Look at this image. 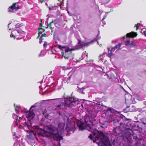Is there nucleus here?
Masks as SVG:
<instances>
[{"mask_svg": "<svg viewBox=\"0 0 146 146\" xmlns=\"http://www.w3.org/2000/svg\"><path fill=\"white\" fill-rule=\"evenodd\" d=\"M19 119L21 118V117H19Z\"/></svg>", "mask_w": 146, "mask_h": 146, "instance_id": "43", "label": "nucleus"}, {"mask_svg": "<svg viewBox=\"0 0 146 146\" xmlns=\"http://www.w3.org/2000/svg\"><path fill=\"white\" fill-rule=\"evenodd\" d=\"M34 107L35 106H32L29 111L26 113V117L29 120H31L35 116V114L33 111V110L31 109L32 108Z\"/></svg>", "mask_w": 146, "mask_h": 146, "instance_id": "7", "label": "nucleus"}, {"mask_svg": "<svg viewBox=\"0 0 146 146\" xmlns=\"http://www.w3.org/2000/svg\"><path fill=\"white\" fill-rule=\"evenodd\" d=\"M40 2L41 3H42L43 2H44L45 1L44 0H40Z\"/></svg>", "mask_w": 146, "mask_h": 146, "instance_id": "29", "label": "nucleus"}, {"mask_svg": "<svg viewBox=\"0 0 146 146\" xmlns=\"http://www.w3.org/2000/svg\"><path fill=\"white\" fill-rule=\"evenodd\" d=\"M52 71H51V72H50V74H51V73H52Z\"/></svg>", "mask_w": 146, "mask_h": 146, "instance_id": "46", "label": "nucleus"}, {"mask_svg": "<svg viewBox=\"0 0 146 146\" xmlns=\"http://www.w3.org/2000/svg\"><path fill=\"white\" fill-rule=\"evenodd\" d=\"M69 119V118L68 117V118L67 120H68Z\"/></svg>", "mask_w": 146, "mask_h": 146, "instance_id": "47", "label": "nucleus"}, {"mask_svg": "<svg viewBox=\"0 0 146 146\" xmlns=\"http://www.w3.org/2000/svg\"><path fill=\"white\" fill-rule=\"evenodd\" d=\"M53 21H52L51 22H50L49 24H48V27H49L50 29L52 30V27H51L52 23H53Z\"/></svg>", "mask_w": 146, "mask_h": 146, "instance_id": "19", "label": "nucleus"}, {"mask_svg": "<svg viewBox=\"0 0 146 146\" xmlns=\"http://www.w3.org/2000/svg\"><path fill=\"white\" fill-rule=\"evenodd\" d=\"M14 116L15 117H17V119L18 116L17 115H16L14 114Z\"/></svg>", "mask_w": 146, "mask_h": 146, "instance_id": "31", "label": "nucleus"}, {"mask_svg": "<svg viewBox=\"0 0 146 146\" xmlns=\"http://www.w3.org/2000/svg\"><path fill=\"white\" fill-rule=\"evenodd\" d=\"M113 132L115 135L119 134L120 133V128L119 127H116L113 129Z\"/></svg>", "mask_w": 146, "mask_h": 146, "instance_id": "11", "label": "nucleus"}, {"mask_svg": "<svg viewBox=\"0 0 146 146\" xmlns=\"http://www.w3.org/2000/svg\"><path fill=\"white\" fill-rule=\"evenodd\" d=\"M123 38H125V37H123Z\"/></svg>", "mask_w": 146, "mask_h": 146, "instance_id": "45", "label": "nucleus"}, {"mask_svg": "<svg viewBox=\"0 0 146 146\" xmlns=\"http://www.w3.org/2000/svg\"><path fill=\"white\" fill-rule=\"evenodd\" d=\"M100 38V37H99V35L98 34L97 35V36L96 38V41H97L98 39H99Z\"/></svg>", "mask_w": 146, "mask_h": 146, "instance_id": "24", "label": "nucleus"}, {"mask_svg": "<svg viewBox=\"0 0 146 146\" xmlns=\"http://www.w3.org/2000/svg\"><path fill=\"white\" fill-rule=\"evenodd\" d=\"M102 125V127H103V125Z\"/></svg>", "mask_w": 146, "mask_h": 146, "instance_id": "44", "label": "nucleus"}, {"mask_svg": "<svg viewBox=\"0 0 146 146\" xmlns=\"http://www.w3.org/2000/svg\"><path fill=\"white\" fill-rule=\"evenodd\" d=\"M93 42V41L88 42H81L80 40H78V42L77 44L78 45L76 46L77 48L76 49L77 50H78L80 48H82L83 47H86L88 46L90 44L92 43Z\"/></svg>", "mask_w": 146, "mask_h": 146, "instance_id": "6", "label": "nucleus"}, {"mask_svg": "<svg viewBox=\"0 0 146 146\" xmlns=\"http://www.w3.org/2000/svg\"><path fill=\"white\" fill-rule=\"evenodd\" d=\"M118 46V45H116L114 47V48L117 49V48H119Z\"/></svg>", "mask_w": 146, "mask_h": 146, "instance_id": "27", "label": "nucleus"}, {"mask_svg": "<svg viewBox=\"0 0 146 146\" xmlns=\"http://www.w3.org/2000/svg\"><path fill=\"white\" fill-rule=\"evenodd\" d=\"M137 35V34L136 32L132 31L131 32L127 33L126 35V37L130 38H133L136 37Z\"/></svg>", "mask_w": 146, "mask_h": 146, "instance_id": "10", "label": "nucleus"}, {"mask_svg": "<svg viewBox=\"0 0 146 146\" xmlns=\"http://www.w3.org/2000/svg\"><path fill=\"white\" fill-rule=\"evenodd\" d=\"M47 130L54 140L59 141L63 139L62 137L59 134L58 129L56 127L50 126L48 127Z\"/></svg>", "mask_w": 146, "mask_h": 146, "instance_id": "1", "label": "nucleus"}, {"mask_svg": "<svg viewBox=\"0 0 146 146\" xmlns=\"http://www.w3.org/2000/svg\"><path fill=\"white\" fill-rule=\"evenodd\" d=\"M96 115L95 114H93L92 115H91L90 116V117H91L92 118L95 117H96Z\"/></svg>", "mask_w": 146, "mask_h": 146, "instance_id": "22", "label": "nucleus"}, {"mask_svg": "<svg viewBox=\"0 0 146 146\" xmlns=\"http://www.w3.org/2000/svg\"><path fill=\"white\" fill-rule=\"evenodd\" d=\"M87 62L90 61V60H88V59H87V60H86Z\"/></svg>", "mask_w": 146, "mask_h": 146, "instance_id": "33", "label": "nucleus"}, {"mask_svg": "<svg viewBox=\"0 0 146 146\" xmlns=\"http://www.w3.org/2000/svg\"><path fill=\"white\" fill-rule=\"evenodd\" d=\"M40 23H42V19H40Z\"/></svg>", "mask_w": 146, "mask_h": 146, "instance_id": "41", "label": "nucleus"}, {"mask_svg": "<svg viewBox=\"0 0 146 146\" xmlns=\"http://www.w3.org/2000/svg\"><path fill=\"white\" fill-rule=\"evenodd\" d=\"M72 131H74V129H72Z\"/></svg>", "mask_w": 146, "mask_h": 146, "instance_id": "36", "label": "nucleus"}, {"mask_svg": "<svg viewBox=\"0 0 146 146\" xmlns=\"http://www.w3.org/2000/svg\"><path fill=\"white\" fill-rule=\"evenodd\" d=\"M143 33L145 36H146V31H144Z\"/></svg>", "mask_w": 146, "mask_h": 146, "instance_id": "30", "label": "nucleus"}, {"mask_svg": "<svg viewBox=\"0 0 146 146\" xmlns=\"http://www.w3.org/2000/svg\"><path fill=\"white\" fill-rule=\"evenodd\" d=\"M78 103V100H75L74 98H70L65 100L64 104L62 102L60 103L56 106V107L59 108L64 105L66 107H70L71 105L74 106L75 105L74 104H77Z\"/></svg>", "mask_w": 146, "mask_h": 146, "instance_id": "3", "label": "nucleus"}, {"mask_svg": "<svg viewBox=\"0 0 146 146\" xmlns=\"http://www.w3.org/2000/svg\"><path fill=\"white\" fill-rule=\"evenodd\" d=\"M58 7V6H52L51 7L52 10H56L57 8Z\"/></svg>", "mask_w": 146, "mask_h": 146, "instance_id": "20", "label": "nucleus"}, {"mask_svg": "<svg viewBox=\"0 0 146 146\" xmlns=\"http://www.w3.org/2000/svg\"><path fill=\"white\" fill-rule=\"evenodd\" d=\"M102 56V55H100L99 56V57H100L101 56Z\"/></svg>", "mask_w": 146, "mask_h": 146, "instance_id": "37", "label": "nucleus"}, {"mask_svg": "<svg viewBox=\"0 0 146 146\" xmlns=\"http://www.w3.org/2000/svg\"><path fill=\"white\" fill-rule=\"evenodd\" d=\"M45 28L46 29H47L48 28V26L47 27H45Z\"/></svg>", "mask_w": 146, "mask_h": 146, "instance_id": "40", "label": "nucleus"}, {"mask_svg": "<svg viewBox=\"0 0 146 146\" xmlns=\"http://www.w3.org/2000/svg\"><path fill=\"white\" fill-rule=\"evenodd\" d=\"M77 125L79 127V129L81 130H83L85 129H87L88 131H90L91 130L92 125L89 124L88 122L86 121L85 123L79 121L77 122Z\"/></svg>", "mask_w": 146, "mask_h": 146, "instance_id": "5", "label": "nucleus"}, {"mask_svg": "<svg viewBox=\"0 0 146 146\" xmlns=\"http://www.w3.org/2000/svg\"><path fill=\"white\" fill-rule=\"evenodd\" d=\"M40 24L41 25V26L42 27H43V26H42V23H40Z\"/></svg>", "mask_w": 146, "mask_h": 146, "instance_id": "32", "label": "nucleus"}, {"mask_svg": "<svg viewBox=\"0 0 146 146\" xmlns=\"http://www.w3.org/2000/svg\"><path fill=\"white\" fill-rule=\"evenodd\" d=\"M13 34H11L10 35L11 37H13Z\"/></svg>", "mask_w": 146, "mask_h": 146, "instance_id": "34", "label": "nucleus"}, {"mask_svg": "<svg viewBox=\"0 0 146 146\" xmlns=\"http://www.w3.org/2000/svg\"><path fill=\"white\" fill-rule=\"evenodd\" d=\"M135 46V43L133 41L131 42L130 43V46L131 47H133Z\"/></svg>", "mask_w": 146, "mask_h": 146, "instance_id": "21", "label": "nucleus"}, {"mask_svg": "<svg viewBox=\"0 0 146 146\" xmlns=\"http://www.w3.org/2000/svg\"><path fill=\"white\" fill-rule=\"evenodd\" d=\"M130 107L129 106H127L126 107V108H129Z\"/></svg>", "mask_w": 146, "mask_h": 146, "instance_id": "39", "label": "nucleus"}, {"mask_svg": "<svg viewBox=\"0 0 146 146\" xmlns=\"http://www.w3.org/2000/svg\"><path fill=\"white\" fill-rule=\"evenodd\" d=\"M46 5L47 6V7L48 8L49 10L50 11V10H52L51 7L48 6V5L46 3Z\"/></svg>", "mask_w": 146, "mask_h": 146, "instance_id": "23", "label": "nucleus"}, {"mask_svg": "<svg viewBox=\"0 0 146 146\" xmlns=\"http://www.w3.org/2000/svg\"><path fill=\"white\" fill-rule=\"evenodd\" d=\"M78 88L80 90V92L82 94H84L86 93V89L84 88H80L79 87H78Z\"/></svg>", "mask_w": 146, "mask_h": 146, "instance_id": "15", "label": "nucleus"}, {"mask_svg": "<svg viewBox=\"0 0 146 146\" xmlns=\"http://www.w3.org/2000/svg\"><path fill=\"white\" fill-rule=\"evenodd\" d=\"M88 56V53H87V54L86 55V56L87 57V56Z\"/></svg>", "mask_w": 146, "mask_h": 146, "instance_id": "42", "label": "nucleus"}, {"mask_svg": "<svg viewBox=\"0 0 146 146\" xmlns=\"http://www.w3.org/2000/svg\"><path fill=\"white\" fill-rule=\"evenodd\" d=\"M109 110H110V108H109V109H108Z\"/></svg>", "mask_w": 146, "mask_h": 146, "instance_id": "48", "label": "nucleus"}, {"mask_svg": "<svg viewBox=\"0 0 146 146\" xmlns=\"http://www.w3.org/2000/svg\"><path fill=\"white\" fill-rule=\"evenodd\" d=\"M121 43H119L118 44V47L119 48H120L121 46Z\"/></svg>", "mask_w": 146, "mask_h": 146, "instance_id": "28", "label": "nucleus"}, {"mask_svg": "<svg viewBox=\"0 0 146 146\" xmlns=\"http://www.w3.org/2000/svg\"><path fill=\"white\" fill-rule=\"evenodd\" d=\"M137 25H140V23H137Z\"/></svg>", "mask_w": 146, "mask_h": 146, "instance_id": "38", "label": "nucleus"}, {"mask_svg": "<svg viewBox=\"0 0 146 146\" xmlns=\"http://www.w3.org/2000/svg\"><path fill=\"white\" fill-rule=\"evenodd\" d=\"M44 42V44L43 45V46L44 47H45L46 46L47 43L46 42Z\"/></svg>", "mask_w": 146, "mask_h": 146, "instance_id": "25", "label": "nucleus"}, {"mask_svg": "<svg viewBox=\"0 0 146 146\" xmlns=\"http://www.w3.org/2000/svg\"><path fill=\"white\" fill-rule=\"evenodd\" d=\"M135 26L136 27V30H137L139 27L138 25H135Z\"/></svg>", "mask_w": 146, "mask_h": 146, "instance_id": "26", "label": "nucleus"}, {"mask_svg": "<svg viewBox=\"0 0 146 146\" xmlns=\"http://www.w3.org/2000/svg\"><path fill=\"white\" fill-rule=\"evenodd\" d=\"M38 37L37 38H38L40 37V35L43 32H44L45 30L44 29H43L42 28L39 27L38 28Z\"/></svg>", "mask_w": 146, "mask_h": 146, "instance_id": "13", "label": "nucleus"}, {"mask_svg": "<svg viewBox=\"0 0 146 146\" xmlns=\"http://www.w3.org/2000/svg\"><path fill=\"white\" fill-rule=\"evenodd\" d=\"M125 45L126 46H128V45H130L131 42L129 41V40H127V41H125Z\"/></svg>", "mask_w": 146, "mask_h": 146, "instance_id": "18", "label": "nucleus"}, {"mask_svg": "<svg viewBox=\"0 0 146 146\" xmlns=\"http://www.w3.org/2000/svg\"><path fill=\"white\" fill-rule=\"evenodd\" d=\"M24 124V125L25 127H27L29 129L31 128V125H29V124L27 123L26 121L25 122Z\"/></svg>", "mask_w": 146, "mask_h": 146, "instance_id": "16", "label": "nucleus"}, {"mask_svg": "<svg viewBox=\"0 0 146 146\" xmlns=\"http://www.w3.org/2000/svg\"><path fill=\"white\" fill-rule=\"evenodd\" d=\"M93 134V136L92 134L90 133L88 136V138L92 140L94 143L96 142V140L102 139L105 136V135L102 131L97 129H95Z\"/></svg>", "mask_w": 146, "mask_h": 146, "instance_id": "2", "label": "nucleus"}, {"mask_svg": "<svg viewBox=\"0 0 146 146\" xmlns=\"http://www.w3.org/2000/svg\"><path fill=\"white\" fill-rule=\"evenodd\" d=\"M58 48L62 50L61 54L62 56L66 59H68L71 53H67L68 51H71L74 50V49L69 48L67 46H62L60 45L58 46Z\"/></svg>", "mask_w": 146, "mask_h": 146, "instance_id": "4", "label": "nucleus"}, {"mask_svg": "<svg viewBox=\"0 0 146 146\" xmlns=\"http://www.w3.org/2000/svg\"><path fill=\"white\" fill-rule=\"evenodd\" d=\"M46 34L45 33H44V34L42 35L40 37V41L39 43L41 44L42 42H44L43 40L44 39V38H43V37H44L45 38L46 37Z\"/></svg>", "mask_w": 146, "mask_h": 146, "instance_id": "14", "label": "nucleus"}, {"mask_svg": "<svg viewBox=\"0 0 146 146\" xmlns=\"http://www.w3.org/2000/svg\"><path fill=\"white\" fill-rule=\"evenodd\" d=\"M19 9V6L17 5V3H14L9 7L8 12H11L14 10H18Z\"/></svg>", "mask_w": 146, "mask_h": 146, "instance_id": "8", "label": "nucleus"}, {"mask_svg": "<svg viewBox=\"0 0 146 146\" xmlns=\"http://www.w3.org/2000/svg\"><path fill=\"white\" fill-rule=\"evenodd\" d=\"M65 123H60L58 124V129L61 133H62L64 132V129L65 126Z\"/></svg>", "mask_w": 146, "mask_h": 146, "instance_id": "9", "label": "nucleus"}, {"mask_svg": "<svg viewBox=\"0 0 146 146\" xmlns=\"http://www.w3.org/2000/svg\"><path fill=\"white\" fill-rule=\"evenodd\" d=\"M104 144L106 146H112L108 137L106 138L105 141L104 142Z\"/></svg>", "mask_w": 146, "mask_h": 146, "instance_id": "12", "label": "nucleus"}, {"mask_svg": "<svg viewBox=\"0 0 146 146\" xmlns=\"http://www.w3.org/2000/svg\"><path fill=\"white\" fill-rule=\"evenodd\" d=\"M131 132H129V135H131Z\"/></svg>", "mask_w": 146, "mask_h": 146, "instance_id": "35", "label": "nucleus"}, {"mask_svg": "<svg viewBox=\"0 0 146 146\" xmlns=\"http://www.w3.org/2000/svg\"><path fill=\"white\" fill-rule=\"evenodd\" d=\"M27 137L28 139H33V135L31 134H29V135H27Z\"/></svg>", "mask_w": 146, "mask_h": 146, "instance_id": "17", "label": "nucleus"}]
</instances>
